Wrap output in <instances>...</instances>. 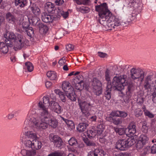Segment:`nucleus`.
Here are the masks:
<instances>
[{
    "instance_id": "34",
    "label": "nucleus",
    "mask_w": 156,
    "mask_h": 156,
    "mask_svg": "<svg viewBox=\"0 0 156 156\" xmlns=\"http://www.w3.org/2000/svg\"><path fill=\"white\" fill-rule=\"evenodd\" d=\"M25 65L28 71L30 72H32L34 69L33 65L30 62H28L25 63Z\"/></svg>"
},
{
    "instance_id": "21",
    "label": "nucleus",
    "mask_w": 156,
    "mask_h": 156,
    "mask_svg": "<svg viewBox=\"0 0 156 156\" xmlns=\"http://www.w3.org/2000/svg\"><path fill=\"white\" fill-rule=\"evenodd\" d=\"M45 9L49 13H53L54 9V5L51 2H47L45 6Z\"/></svg>"
},
{
    "instance_id": "57",
    "label": "nucleus",
    "mask_w": 156,
    "mask_h": 156,
    "mask_svg": "<svg viewBox=\"0 0 156 156\" xmlns=\"http://www.w3.org/2000/svg\"><path fill=\"white\" fill-rule=\"evenodd\" d=\"M44 25H43L42 23H40V21L36 26L39 28L40 30V31Z\"/></svg>"
},
{
    "instance_id": "44",
    "label": "nucleus",
    "mask_w": 156,
    "mask_h": 156,
    "mask_svg": "<svg viewBox=\"0 0 156 156\" xmlns=\"http://www.w3.org/2000/svg\"><path fill=\"white\" fill-rule=\"evenodd\" d=\"M118 112H119L118 117H119L121 118H125L128 115L127 113L125 112L119 111Z\"/></svg>"
},
{
    "instance_id": "6",
    "label": "nucleus",
    "mask_w": 156,
    "mask_h": 156,
    "mask_svg": "<svg viewBox=\"0 0 156 156\" xmlns=\"http://www.w3.org/2000/svg\"><path fill=\"white\" fill-rule=\"evenodd\" d=\"M90 87L93 92L97 96H99L102 93V88L101 81L96 77L93 78L90 82Z\"/></svg>"
},
{
    "instance_id": "38",
    "label": "nucleus",
    "mask_w": 156,
    "mask_h": 156,
    "mask_svg": "<svg viewBox=\"0 0 156 156\" xmlns=\"http://www.w3.org/2000/svg\"><path fill=\"white\" fill-rule=\"evenodd\" d=\"M147 125V123L146 122L144 121L143 122L141 130L143 132L145 133H147L148 131V127Z\"/></svg>"
},
{
    "instance_id": "33",
    "label": "nucleus",
    "mask_w": 156,
    "mask_h": 156,
    "mask_svg": "<svg viewBox=\"0 0 156 156\" xmlns=\"http://www.w3.org/2000/svg\"><path fill=\"white\" fill-rule=\"evenodd\" d=\"M69 144L71 146H78V143L76 139L74 137H72L68 141Z\"/></svg>"
},
{
    "instance_id": "35",
    "label": "nucleus",
    "mask_w": 156,
    "mask_h": 156,
    "mask_svg": "<svg viewBox=\"0 0 156 156\" xmlns=\"http://www.w3.org/2000/svg\"><path fill=\"white\" fill-rule=\"evenodd\" d=\"M41 110L42 111L41 112V116L43 117L42 118H44L45 116L48 117L47 116L49 114L48 108L44 107Z\"/></svg>"
},
{
    "instance_id": "22",
    "label": "nucleus",
    "mask_w": 156,
    "mask_h": 156,
    "mask_svg": "<svg viewBox=\"0 0 156 156\" xmlns=\"http://www.w3.org/2000/svg\"><path fill=\"white\" fill-rule=\"evenodd\" d=\"M84 141L87 146L90 147H94L97 146L95 142L92 140H89L88 138H86L84 140Z\"/></svg>"
},
{
    "instance_id": "4",
    "label": "nucleus",
    "mask_w": 156,
    "mask_h": 156,
    "mask_svg": "<svg viewBox=\"0 0 156 156\" xmlns=\"http://www.w3.org/2000/svg\"><path fill=\"white\" fill-rule=\"evenodd\" d=\"M126 76L124 75L119 76H115L112 80V83L110 82L107 83V87L109 88H113L114 90L120 91L125 85Z\"/></svg>"
},
{
    "instance_id": "2",
    "label": "nucleus",
    "mask_w": 156,
    "mask_h": 156,
    "mask_svg": "<svg viewBox=\"0 0 156 156\" xmlns=\"http://www.w3.org/2000/svg\"><path fill=\"white\" fill-rule=\"evenodd\" d=\"M114 131L120 135H123L122 139L119 140L116 143L115 147L118 149L124 151L126 148H129L135 143V140L133 137H129L125 134V130L124 128H114Z\"/></svg>"
},
{
    "instance_id": "42",
    "label": "nucleus",
    "mask_w": 156,
    "mask_h": 156,
    "mask_svg": "<svg viewBox=\"0 0 156 156\" xmlns=\"http://www.w3.org/2000/svg\"><path fill=\"white\" fill-rule=\"evenodd\" d=\"M90 0H77L76 3L78 4H88L90 3Z\"/></svg>"
},
{
    "instance_id": "64",
    "label": "nucleus",
    "mask_w": 156,
    "mask_h": 156,
    "mask_svg": "<svg viewBox=\"0 0 156 156\" xmlns=\"http://www.w3.org/2000/svg\"><path fill=\"white\" fill-rule=\"evenodd\" d=\"M98 55L101 58L105 57L106 55V54L101 52H98Z\"/></svg>"
},
{
    "instance_id": "27",
    "label": "nucleus",
    "mask_w": 156,
    "mask_h": 156,
    "mask_svg": "<svg viewBox=\"0 0 156 156\" xmlns=\"http://www.w3.org/2000/svg\"><path fill=\"white\" fill-rule=\"evenodd\" d=\"M112 88H109L106 87V90L104 93V96L107 100H109L111 97V91Z\"/></svg>"
},
{
    "instance_id": "25",
    "label": "nucleus",
    "mask_w": 156,
    "mask_h": 156,
    "mask_svg": "<svg viewBox=\"0 0 156 156\" xmlns=\"http://www.w3.org/2000/svg\"><path fill=\"white\" fill-rule=\"evenodd\" d=\"M40 20L36 16H34L29 19V21L30 23H31L33 25L36 26Z\"/></svg>"
},
{
    "instance_id": "50",
    "label": "nucleus",
    "mask_w": 156,
    "mask_h": 156,
    "mask_svg": "<svg viewBox=\"0 0 156 156\" xmlns=\"http://www.w3.org/2000/svg\"><path fill=\"white\" fill-rule=\"evenodd\" d=\"M144 112L146 116H148L149 117L152 118L154 117V115L152 113L146 109L144 110Z\"/></svg>"
},
{
    "instance_id": "15",
    "label": "nucleus",
    "mask_w": 156,
    "mask_h": 156,
    "mask_svg": "<svg viewBox=\"0 0 156 156\" xmlns=\"http://www.w3.org/2000/svg\"><path fill=\"white\" fill-rule=\"evenodd\" d=\"M70 91L65 94L67 97L72 101H75L76 100V96L75 92L72 89L70 90Z\"/></svg>"
},
{
    "instance_id": "5",
    "label": "nucleus",
    "mask_w": 156,
    "mask_h": 156,
    "mask_svg": "<svg viewBox=\"0 0 156 156\" xmlns=\"http://www.w3.org/2000/svg\"><path fill=\"white\" fill-rule=\"evenodd\" d=\"M28 40L23 36L20 34L17 35L16 39L14 40L13 44L9 43L10 47H13L15 51L21 49L27 43Z\"/></svg>"
},
{
    "instance_id": "37",
    "label": "nucleus",
    "mask_w": 156,
    "mask_h": 156,
    "mask_svg": "<svg viewBox=\"0 0 156 156\" xmlns=\"http://www.w3.org/2000/svg\"><path fill=\"white\" fill-rule=\"evenodd\" d=\"M148 138L146 135L142 134L141 135L139 140L145 144L148 142Z\"/></svg>"
},
{
    "instance_id": "13",
    "label": "nucleus",
    "mask_w": 156,
    "mask_h": 156,
    "mask_svg": "<svg viewBox=\"0 0 156 156\" xmlns=\"http://www.w3.org/2000/svg\"><path fill=\"white\" fill-rule=\"evenodd\" d=\"M105 152L103 150L99 148H94V150L90 152L88 156H104Z\"/></svg>"
},
{
    "instance_id": "28",
    "label": "nucleus",
    "mask_w": 156,
    "mask_h": 156,
    "mask_svg": "<svg viewBox=\"0 0 156 156\" xmlns=\"http://www.w3.org/2000/svg\"><path fill=\"white\" fill-rule=\"evenodd\" d=\"M30 9L33 13L36 16L38 15L40 13V9L36 5L31 6Z\"/></svg>"
},
{
    "instance_id": "16",
    "label": "nucleus",
    "mask_w": 156,
    "mask_h": 156,
    "mask_svg": "<svg viewBox=\"0 0 156 156\" xmlns=\"http://www.w3.org/2000/svg\"><path fill=\"white\" fill-rule=\"evenodd\" d=\"M62 87L65 94L67 93L68 91H70V90L71 89H73V87L69 85V83L68 81L63 82L62 84Z\"/></svg>"
},
{
    "instance_id": "54",
    "label": "nucleus",
    "mask_w": 156,
    "mask_h": 156,
    "mask_svg": "<svg viewBox=\"0 0 156 156\" xmlns=\"http://www.w3.org/2000/svg\"><path fill=\"white\" fill-rule=\"evenodd\" d=\"M74 47L72 44H69L66 46V48L68 51H70L74 49Z\"/></svg>"
},
{
    "instance_id": "12",
    "label": "nucleus",
    "mask_w": 156,
    "mask_h": 156,
    "mask_svg": "<svg viewBox=\"0 0 156 156\" xmlns=\"http://www.w3.org/2000/svg\"><path fill=\"white\" fill-rule=\"evenodd\" d=\"M4 37L5 38V42L10 46L8 42H10V44H13L14 40L16 39L17 36L13 32L8 31L4 34Z\"/></svg>"
},
{
    "instance_id": "43",
    "label": "nucleus",
    "mask_w": 156,
    "mask_h": 156,
    "mask_svg": "<svg viewBox=\"0 0 156 156\" xmlns=\"http://www.w3.org/2000/svg\"><path fill=\"white\" fill-rule=\"evenodd\" d=\"M144 144H145L143 143L139 140L136 145V147L137 150H139L142 148Z\"/></svg>"
},
{
    "instance_id": "58",
    "label": "nucleus",
    "mask_w": 156,
    "mask_h": 156,
    "mask_svg": "<svg viewBox=\"0 0 156 156\" xmlns=\"http://www.w3.org/2000/svg\"><path fill=\"white\" fill-rule=\"evenodd\" d=\"M48 30V27L47 26L44 25L40 31L45 33L47 32Z\"/></svg>"
},
{
    "instance_id": "30",
    "label": "nucleus",
    "mask_w": 156,
    "mask_h": 156,
    "mask_svg": "<svg viewBox=\"0 0 156 156\" xmlns=\"http://www.w3.org/2000/svg\"><path fill=\"white\" fill-rule=\"evenodd\" d=\"M24 32H26L27 35L30 37H32L34 35V31L33 28L32 27H30L25 30Z\"/></svg>"
},
{
    "instance_id": "53",
    "label": "nucleus",
    "mask_w": 156,
    "mask_h": 156,
    "mask_svg": "<svg viewBox=\"0 0 156 156\" xmlns=\"http://www.w3.org/2000/svg\"><path fill=\"white\" fill-rule=\"evenodd\" d=\"M66 94H64L63 92L60 94L59 97L60 98L61 101L63 102H65L66 101Z\"/></svg>"
},
{
    "instance_id": "56",
    "label": "nucleus",
    "mask_w": 156,
    "mask_h": 156,
    "mask_svg": "<svg viewBox=\"0 0 156 156\" xmlns=\"http://www.w3.org/2000/svg\"><path fill=\"white\" fill-rule=\"evenodd\" d=\"M27 0H23L21 3L19 5L20 7H24L25 6L27 5Z\"/></svg>"
},
{
    "instance_id": "23",
    "label": "nucleus",
    "mask_w": 156,
    "mask_h": 156,
    "mask_svg": "<svg viewBox=\"0 0 156 156\" xmlns=\"http://www.w3.org/2000/svg\"><path fill=\"white\" fill-rule=\"evenodd\" d=\"M104 127L105 126L102 124L98 125L96 129L95 130L96 131V135L97 134L100 136H101L103 132Z\"/></svg>"
},
{
    "instance_id": "3",
    "label": "nucleus",
    "mask_w": 156,
    "mask_h": 156,
    "mask_svg": "<svg viewBox=\"0 0 156 156\" xmlns=\"http://www.w3.org/2000/svg\"><path fill=\"white\" fill-rule=\"evenodd\" d=\"M32 123L34 127L40 129H45L47 128L48 125L53 128H55L58 125V122L56 120L51 119L47 116L41 118L40 121L34 119L32 121Z\"/></svg>"
},
{
    "instance_id": "39",
    "label": "nucleus",
    "mask_w": 156,
    "mask_h": 156,
    "mask_svg": "<svg viewBox=\"0 0 156 156\" xmlns=\"http://www.w3.org/2000/svg\"><path fill=\"white\" fill-rule=\"evenodd\" d=\"M63 153L61 151H55L49 154L48 156H63Z\"/></svg>"
},
{
    "instance_id": "46",
    "label": "nucleus",
    "mask_w": 156,
    "mask_h": 156,
    "mask_svg": "<svg viewBox=\"0 0 156 156\" xmlns=\"http://www.w3.org/2000/svg\"><path fill=\"white\" fill-rule=\"evenodd\" d=\"M110 70L107 69L105 72V79L106 81L108 82H110Z\"/></svg>"
},
{
    "instance_id": "52",
    "label": "nucleus",
    "mask_w": 156,
    "mask_h": 156,
    "mask_svg": "<svg viewBox=\"0 0 156 156\" xmlns=\"http://www.w3.org/2000/svg\"><path fill=\"white\" fill-rule=\"evenodd\" d=\"M32 143V140L31 141L30 140H26L25 144L26 147L31 148Z\"/></svg>"
},
{
    "instance_id": "48",
    "label": "nucleus",
    "mask_w": 156,
    "mask_h": 156,
    "mask_svg": "<svg viewBox=\"0 0 156 156\" xmlns=\"http://www.w3.org/2000/svg\"><path fill=\"white\" fill-rule=\"evenodd\" d=\"M118 110L113 111L110 113L109 115H111V117H112L113 118H115L116 117H118Z\"/></svg>"
},
{
    "instance_id": "17",
    "label": "nucleus",
    "mask_w": 156,
    "mask_h": 156,
    "mask_svg": "<svg viewBox=\"0 0 156 156\" xmlns=\"http://www.w3.org/2000/svg\"><path fill=\"white\" fill-rule=\"evenodd\" d=\"M8 45L5 43L3 42H0V51L3 54H6L9 51Z\"/></svg>"
},
{
    "instance_id": "7",
    "label": "nucleus",
    "mask_w": 156,
    "mask_h": 156,
    "mask_svg": "<svg viewBox=\"0 0 156 156\" xmlns=\"http://www.w3.org/2000/svg\"><path fill=\"white\" fill-rule=\"evenodd\" d=\"M43 101L44 104H46L45 102H47L49 103V108L52 111H54L58 114L61 113L62 111V109L61 107L59 105L57 102L54 101H50L48 97H44Z\"/></svg>"
},
{
    "instance_id": "26",
    "label": "nucleus",
    "mask_w": 156,
    "mask_h": 156,
    "mask_svg": "<svg viewBox=\"0 0 156 156\" xmlns=\"http://www.w3.org/2000/svg\"><path fill=\"white\" fill-rule=\"evenodd\" d=\"M48 77L50 78L51 80H55L57 79V75L56 73L54 71H50L48 72L47 73Z\"/></svg>"
},
{
    "instance_id": "51",
    "label": "nucleus",
    "mask_w": 156,
    "mask_h": 156,
    "mask_svg": "<svg viewBox=\"0 0 156 156\" xmlns=\"http://www.w3.org/2000/svg\"><path fill=\"white\" fill-rule=\"evenodd\" d=\"M143 113L142 111L140 109H136L135 112V115L136 117H138L142 115Z\"/></svg>"
},
{
    "instance_id": "55",
    "label": "nucleus",
    "mask_w": 156,
    "mask_h": 156,
    "mask_svg": "<svg viewBox=\"0 0 156 156\" xmlns=\"http://www.w3.org/2000/svg\"><path fill=\"white\" fill-rule=\"evenodd\" d=\"M151 152L152 154L156 153V144H154L151 147Z\"/></svg>"
},
{
    "instance_id": "8",
    "label": "nucleus",
    "mask_w": 156,
    "mask_h": 156,
    "mask_svg": "<svg viewBox=\"0 0 156 156\" xmlns=\"http://www.w3.org/2000/svg\"><path fill=\"white\" fill-rule=\"evenodd\" d=\"M131 77L133 80L140 78L141 81L143 80L144 76V73L142 69L132 68L130 71Z\"/></svg>"
},
{
    "instance_id": "45",
    "label": "nucleus",
    "mask_w": 156,
    "mask_h": 156,
    "mask_svg": "<svg viewBox=\"0 0 156 156\" xmlns=\"http://www.w3.org/2000/svg\"><path fill=\"white\" fill-rule=\"evenodd\" d=\"M54 11L57 12L56 17L57 18H59L61 16H62V14L64 13V12L59 8H58L57 9H55L54 10ZM55 16H56V15Z\"/></svg>"
},
{
    "instance_id": "60",
    "label": "nucleus",
    "mask_w": 156,
    "mask_h": 156,
    "mask_svg": "<svg viewBox=\"0 0 156 156\" xmlns=\"http://www.w3.org/2000/svg\"><path fill=\"white\" fill-rule=\"evenodd\" d=\"M81 122L80 123H83L86 124H88L87 123L88 121L87 119V118H84L82 117L81 118Z\"/></svg>"
},
{
    "instance_id": "1",
    "label": "nucleus",
    "mask_w": 156,
    "mask_h": 156,
    "mask_svg": "<svg viewBox=\"0 0 156 156\" xmlns=\"http://www.w3.org/2000/svg\"><path fill=\"white\" fill-rule=\"evenodd\" d=\"M95 10L98 12L100 19L98 20L100 23L106 27L115 28L121 24L119 19L113 15L108 9L106 3L95 6Z\"/></svg>"
},
{
    "instance_id": "11",
    "label": "nucleus",
    "mask_w": 156,
    "mask_h": 156,
    "mask_svg": "<svg viewBox=\"0 0 156 156\" xmlns=\"http://www.w3.org/2000/svg\"><path fill=\"white\" fill-rule=\"evenodd\" d=\"M80 106L83 114L86 117L89 116L90 115L89 111L91 105L90 103L84 101L80 103Z\"/></svg>"
},
{
    "instance_id": "14",
    "label": "nucleus",
    "mask_w": 156,
    "mask_h": 156,
    "mask_svg": "<svg viewBox=\"0 0 156 156\" xmlns=\"http://www.w3.org/2000/svg\"><path fill=\"white\" fill-rule=\"evenodd\" d=\"M128 129V132L131 136L134 134L136 132L135 123L133 121L131 122L129 124Z\"/></svg>"
},
{
    "instance_id": "63",
    "label": "nucleus",
    "mask_w": 156,
    "mask_h": 156,
    "mask_svg": "<svg viewBox=\"0 0 156 156\" xmlns=\"http://www.w3.org/2000/svg\"><path fill=\"white\" fill-rule=\"evenodd\" d=\"M52 83L49 81H47L46 82L45 86L47 88H49L52 85Z\"/></svg>"
},
{
    "instance_id": "24",
    "label": "nucleus",
    "mask_w": 156,
    "mask_h": 156,
    "mask_svg": "<svg viewBox=\"0 0 156 156\" xmlns=\"http://www.w3.org/2000/svg\"><path fill=\"white\" fill-rule=\"evenodd\" d=\"M88 126V124H83V123H80L78 125L77 129L80 132H81L84 131Z\"/></svg>"
},
{
    "instance_id": "9",
    "label": "nucleus",
    "mask_w": 156,
    "mask_h": 156,
    "mask_svg": "<svg viewBox=\"0 0 156 156\" xmlns=\"http://www.w3.org/2000/svg\"><path fill=\"white\" fill-rule=\"evenodd\" d=\"M135 89L134 84L132 82H130L128 84L126 94L123 97L125 102H127L132 96L133 91Z\"/></svg>"
},
{
    "instance_id": "61",
    "label": "nucleus",
    "mask_w": 156,
    "mask_h": 156,
    "mask_svg": "<svg viewBox=\"0 0 156 156\" xmlns=\"http://www.w3.org/2000/svg\"><path fill=\"white\" fill-rule=\"evenodd\" d=\"M55 2L57 5H60L64 3V1L63 0H56Z\"/></svg>"
},
{
    "instance_id": "32",
    "label": "nucleus",
    "mask_w": 156,
    "mask_h": 156,
    "mask_svg": "<svg viewBox=\"0 0 156 156\" xmlns=\"http://www.w3.org/2000/svg\"><path fill=\"white\" fill-rule=\"evenodd\" d=\"M96 135V131L94 130H89L87 131V136L88 138L91 139L92 138L94 137Z\"/></svg>"
},
{
    "instance_id": "62",
    "label": "nucleus",
    "mask_w": 156,
    "mask_h": 156,
    "mask_svg": "<svg viewBox=\"0 0 156 156\" xmlns=\"http://www.w3.org/2000/svg\"><path fill=\"white\" fill-rule=\"evenodd\" d=\"M114 118L109 115V116L106 117L107 120L110 122H112L113 123V121Z\"/></svg>"
},
{
    "instance_id": "20",
    "label": "nucleus",
    "mask_w": 156,
    "mask_h": 156,
    "mask_svg": "<svg viewBox=\"0 0 156 156\" xmlns=\"http://www.w3.org/2000/svg\"><path fill=\"white\" fill-rule=\"evenodd\" d=\"M5 18L6 20L8 22L12 24L14 23L16 20L14 16L9 12L6 14Z\"/></svg>"
},
{
    "instance_id": "19",
    "label": "nucleus",
    "mask_w": 156,
    "mask_h": 156,
    "mask_svg": "<svg viewBox=\"0 0 156 156\" xmlns=\"http://www.w3.org/2000/svg\"><path fill=\"white\" fill-rule=\"evenodd\" d=\"M54 17L51 15L43 14L42 15L41 19L45 23L52 22L53 20Z\"/></svg>"
},
{
    "instance_id": "36",
    "label": "nucleus",
    "mask_w": 156,
    "mask_h": 156,
    "mask_svg": "<svg viewBox=\"0 0 156 156\" xmlns=\"http://www.w3.org/2000/svg\"><path fill=\"white\" fill-rule=\"evenodd\" d=\"M149 81H150V80L149 79V77H147L144 83V87L145 90H148L149 88H150Z\"/></svg>"
},
{
    "instance_id": "18",
    "label": "nucleus",
    "mask_w": 156,
    "mask_h": 156,
    "mask_svg": "<svg viewBox=\"0 0 156 156\" xmlns=\"http://www.w3.org/2000/svg\"><path fill=\"white\" fill-rule=\"evenodd\" d=\"M42 143L37 139H34L32 140L31 148L33 150H38L41 147Z\"/></svg>"
},
{
    "instance_id": "47",
    "label": "nucleus",
    "mask_w": 156,
    "mask_h": 156,
    "mask_svg": "<svg viewBox=\"0 0 156 156\" xmlns=\"http://www.w3.org/2000/svg\"><path fill=\"white\" fill-rule=\"evenodd\" d=\"M22 27L23 28V31L24 32L25 30H27L28 28H29V23L27 22H25L23 23L22 24Z\"/></svg>"
},
{
    "instance_id": "40",
    "label": "nucleus",
    "mask_w": 156,
    "mask_h": 156,
    "mask_svg": "<svg viewBox=\"0 0 156 156\" xmlns=\"http://www.w3.org/2000/svg\"><path fill=\"white\" fill-rule=\"evenodd\" d=\"M66 123L71 129H74L75 125L72 121L68 120Z\"/></svg>"
},
{
    "instance_id": "10",
    "label": "nucleus",
    "mask_w": 156,
    "mask_h": 156,
    "mask_svg": "<svg viewBox=\"0 0 156 156\" xmlns=\"http://www.w3.org/2000/svg\"><path fill=\"white\" fill-rule=\"evenodd\" d=\"M49 138L51 141L54 143L56 147L61 149L63 145V142L62 139L58 136L50 134Z\"/></svg>"
},
{
    "instance_id": "29",
    "label": "nucleus",
    "mask_w": 156,
    "mask_h": 156,
    "mask_svg": "<svg viewBox=\"0 0 156 156\" xmlns=\"http://www.w3.org/2000/svg\"><path fill=\"white\" fill-rule=\"evenodd\" d=\"M25 135L29 138H30L34 139H36L37 137L36 133H33L32 131H27L25 132Z\"/></svg>"
},
{
    "instance_id": "31",
    "label": "nucleus",
    "mask_w": 156,
    "mask_h": 156,
    "mask_svg": "<svg viewBox=\"0 0 156 156\" xmlns=\"http://www.w3.org/2000/svg\"><path fill=\"white\" fill-rule=\"evenodd\" d=\"M123 119L122 118L116 117L114 118L113 123L115 125H118L121 124L122 122Z\"/></svg>"
},
{
    "instance_id": "49",
    "label": "nucleus",
    "mask_w": 156,
    "mask_h": 156,
    "mask_svg": "<svg viewBox=\"0 0 156 156\" xmlns=\"http://www.w3.org/2000/svg\"><path fill=\"white\" fill-rule=\"evenodd\" d=\"M36 153L35 150H27V156H34Z\"/></svg>"
},
{
    "instance_id": "41",
    "label": "nucleus",
    "mask_w": 156,
    "mask_h": 156,
    "mask_svg": "<svg viewBox=\"0 0 156 156\" xmlns=\"http://www.w3.org/2000/svg\"><path fill=\"white\" fill-rule=\"evenodd\" d=\"M83 83V80H81L79 82H78L74 87L77 90H81L83 87L82 85V86L81 84H82Z\"/></svg>"
},
{
    "instance_id": "59",
    "label": "nucleus",
    "mask_w": 156,
    "mask_h": 156,
    "mask_svg": "<svg viewBox=\"0 0 156 156\" xmlns=\"http://www.w3.org/2000/svg\"><path fill=\"white\" fill-rule=\"evenodd\" d=\"M129 2L131 3L132 5V6L134 7L135 5L138 3V2L136 0H128Z\"/></svg>"
}]
</instances>
